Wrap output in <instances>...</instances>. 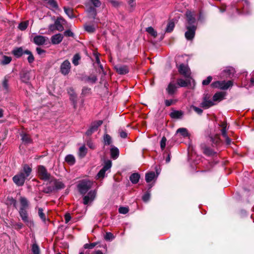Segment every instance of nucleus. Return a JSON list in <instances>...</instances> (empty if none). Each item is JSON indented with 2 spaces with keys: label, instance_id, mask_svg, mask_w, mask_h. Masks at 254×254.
<instances>
[{
  "label": "nucleus",
  "instance_id": "f257e3e1",
  "mask_svg": "<svg viewBox=\"0 0 254 254\" xmlns=\"http://www.w3.org/2000/svg\"><path fill=\"white\" fill-rule=\"evenodd\" d=\"M19 201L20 203V207L19 210V214L22 220L28 227L33 226L34 223L30 220L28 217V212L27 211V209L29 208V201L26 197L21 196L19 198Z\"/></svg>",
  "mask_w": 254,
  "mask_h": 254
},
{
  "label": "nucleus",
  "instance_id": "f03ea898",
  "mask_svg": "<svg viewBox=\"0 0 254 254\" xmlns=\"http://www.w3.org/2000/svg\"><path fill=\"white\" fill-rule=\"evenodd\" d=\"M32 172V168L27 164H23L22 170L12 178L14 183L17 187H22L24 185L25 181Z\"/></svg>",
  "mask_w": 254,
  "mask_h": 254
},
{
  "label": "nucleus",
  "instance_id": "7ed1b4c3",
  "mask_svg": "<svg viewBox=\"0 0 254 254\" xmlns=\"http://www.w3.org/2000/svg\"><path fill=\"white\" fill-rule=\"evenodd\" d=\"M37 174L39 178L43 181H50L53 177L50 173H48L46 167L43 165L38 166Z\"/></svg>",
  "mask_w": 254,
  "mask_h": 254
},
{
  "label": "nucleus",
  "instance_id": "20e7f679",
  "mask_svg": "<svg viewBox=\"0 0 254 254\" xmlns=\"http://www.w3.org/2000/svg\"><path fill=\"white\" fill-rule=\"evenodd\" d=\"M92 187V183L90 181H82L77 185V189L82 195L85 194Z\"/></svg>",
  "mask_w": 254,
  "mask_h": 254
},
{
  "label": "nucleus",
  "instance_id": "39448f33",
  "mask_svg": "<svg viewBox=\"0 0 254 254\" xmlns=\"http://www.w3.org/2000/svg\"><path fill=\"white\" fill-rule=\"evenodd\" d=\"M187 31L185 33V36L187 40L191 41L194 38L197 26L185 25Z\"/></svg>",
  "mask_w": 254,
  "mask_h": 254
},
{
  "label": "nucleus",
  "instance_id": "423d86ee",
  "mask_svg": "<svg viewBox=\"0 0 254 254\" xmlns=\"http://www.w3.org/2000/svg\"><path fill=\"white\" fill-rule=\"evenodd\" d=\"M103 124L102 120L95 121L91 123V125L88 130L86 131L85 134L88 136H91L94 132L98 130V127Z\"/></svg>",
  "mask_w": 254,
  "mask_h": 254
},
{
  "label": "nucleus",
  "instance_id": "0eeeda50",
  "mask_svg": "<svg viewBox=\"0 0 254 254\" xmlns=\"http://www.w3.org/2000/svg\"><path fill=\"white\" fill-rule=\"evenodd\" d=\"M52 184L54 185L55 191L64 189L65 187V185L62 182L54 177L52 178L50 181L47 183V185Z\"/></svg>",
  "mask_w": 254,
  "mask_h": 254
},
{
  "label": "nucleus",
  "instance_id": "6e6552de",
  "mask_svg": "<svg viewBox=\"0 0 254 254\" xmlns=\"http://www.w3.org/2000/svg\"><path fill=\"white\" fill-rule=\"evenodd\" d=\"M186 25L197 26L196 20L194 15L190 11L188 10L186 12Z\"/></svg>",
  "mask_w": 254,
  "mask_h": 254
},
{
  "label": "nucleus",
  "instance_id": "1a4fd4ad",
  "mask_svg": "<svg viewBox=\"0 0 254 254\" xmlns=\"http://www.w3.org/2000/svg\"><path fill=\"white\" fill-rule=\"evenodd\" d=\"M71 64L67 60H65L60 66V71L64 75L68 74L70 70Z\"/></svg>",
  "mask_w": 254,
  "mask_h": 254
},
{
  "label": "nucleus",
  "instance_id": "9d476101",
  "mask_svg": "<svg viewBox=\"0 0 254 254\" xmlns=\"http://www.w3.org/2000/svg\"><path fill=\"white\" fill-rule=\"evenodd\" d=\"M178 71L179 73L183 75L185 78L190 77V70L187 65L184 64H181L178 67Z\"/></svg>",
  "mask_w": 254,
  "mask_h": 254
},
{
  "label": "nucleus",
  "instance_id": "9b49d317",
  "mask_svg": "<svg viewBox=\"0 0 254 254\" xmlns=\"http://www.w3.org/2000/svg\"><path fill=\"white\" fill-rule=\"evenodd\" d=\"M200 147L202 150L203 153L206 156H212L216 154V152L210 147L207 146L205 143L200 144Z\"/></svg>",
  "mask_w": 254,
  "mask_h": 254
},
{
  "label": "nucleus",
  "instance_id": "f8f14e48",
  "mask_svg": "<svg viewBox=\"0 0 254 254\" xmlns=\"http://www.w3.org/2000/svg\"><path fill=\"white\" fill-rule=\"evenodd\" d=\"M66 23V21L62 16L58 17L55 21L56 29L59 31H63L64 29L63 25Z\"/></svg>",
  "mask_w": 254,
  "mask_h": 254
},
{
  "label": "nucleus",
  "instance_id": "ddd939ff",
  "mask_svg": "<svg viewBox=\"0 0 254 254\" xmlns=\"http://www.w3.org/2000/svg\"><path fill=\"white\" fill-rule=\"evenodd\" d=\"M178 87L173 82H170L166 89L167 93L170 96L173 97L177 92Z\"/></svg>",
  "mask_w": 254,
  "mask_h": 254
},
{
  "label": "nucleus",
  "instance_id": "4468645a",
  "mask_svg": "<svg viewBox=\"0 0 254 254\" xmlns=\"http://www.w3.org/2000/svg\"><path fill=\"white\" fill-rule=\"evenodd\" d=\"M116 72L120 74H126L129 72L128 66L127 65L117 64L114 66Z\"/></svg>",
  "mask_w": 254,
  "mask_h": 254
},
{
  "label": "nucleus",
  "instance_id": "2eb2a0df",
  "mask_svg": "<svg viewBox=\"0 0 254 254\" xmlns=\"http://www.w3.org/2000/svg\"><path fill=\"white\" fill-rule=\"evenodd\" d=\"M235 72V70L233 67H227L222 71L221 76L223 78H231L233 76Z\"/></svg>",
  "mask_w": 254,
  "mask_h": 254
},
{
  "label": "nucleus",
  "instance_id": "dca6fc26",
  "mask_svg": "<svg viewBox=\"0 0 254 254\" xmlns=\"http://www.w3.org/2000/svg\"><path fill=\"white\" fill-rule=\"evenodd\" d=\"M209 138L210 141L212 142V146L213 147H218L222 144V141L220 139V135L218 134L210 135L209 136Z\"/></svg>",
  "mask_w": 254,
  "mask_h": 254
},
{
  "label": "nucleus",
  "instance_id": "f3484780",
  "mask_svg": "<svg viewBox=\"0 0 254 254\" xmlns=\"http://www.w3.org/2000/svg\"><path fill=\"white\" fill-rule=\"evenodd\" d=\"M177 84L181 87H187L191 86L190 78H186V79L183 78H178L177 80Z\"/></svg>",
  "mask_w": 254,
  "mask_h": 254
},
{
  "label": "nucleus",
  "instance_id": "a211bd4d",
  "mask_svg": "<svg viewBox=\"0 0 254 254\" xmlns=\"http://www.w3.org/2000/svg\"><path fill=\"white\" fill-rule=\"evenodd\" d=\"M46 39H47V38L45 36L37 35L34 37L33 41L36 45L41 46L45 44Z\"/></svg>",
  "mask_w": 254,
  "mask_h": 254
},
{
  "label": "nucleus",
  "instance_id": "6ab92c4d",
  "mask_svg": "<svg viewBox=\"0 0 254 254\" xmlns=\"http://www.w3.org/2000/svg\"><path fill=\"white\" fill-rule=\"evenodd\" d=\"M233 85V81L232 80H228L226 81L225 80L220 81V89L221 90H227L229 88L232 87Z\"/></svg>",
  "mask_w": 254,
  "mask_h": 254
},
{
  "label": "nucleus",
  "instance_id": "aec40b11",
  "mask_svg": "<svg viewBox=\"0 0 254 254\" xmlns=\"http://www.w3.org/2000/svg\"><path fill=\"white\" fill-rule=\"evenodd\" d=\"M30 73L28 71H22L20 73L21 81L26 83H28L30 79Z\"/></svg>",
  "mask_w": 254,
  "mask_h": 254
},
{
  "label": "nucleus",
  "instance_id": "412c9836",
  "mask_svg": "<svg viewBox=\"0 0 254 254\" xmlns=\"http://www.w3.org/2000/svg\"><path fill=\"white\" fill-rule=\"evenodd\" d=\"M111 146L112 147L110 149L111 158L113 160H116L119 156L120 151L119 149L117 147L112 145Z\"/></svg>",
  "mask_w": 254,
  "mask_h": 254
},
{
  "label": "nucleus",
  "instance_id": "4be33fe9",
  "mask_svg": "<svg viewBox=\"0 0 254 254\" xmlns=\"http://www.w3.org/2000/svg\"><path fill=\"white\" fill-rule=\"evenodd\" d=\"M63 36L60 34H57L51 37V42L54 45H57L60 44L63 39Z\"/></svg>",
  "mask_w": 254,
  "mask_h": 254
},
{
  "label": "nucleus",
  "instance_id": "5701e85b",
  "mask_svg": "<svg viewBox=\"0 0 254 254\" xmlns=\"http://www.w3.org/2000/svg\"><path fill=\"white\" fill-rule=\"evenodd\" d=\"M13 54L16 58H20L24 54V50L22 47L15 48L12 51Z\"/></svg>",
  "mask_w": 254,
  "mask_h": 254
},
{
  "label": "nucleus",
  "instance_id": "b1692460",
  "mask_svg": "<svg viewBox=\"0 0 254 254\" xmlns=\"http://www.w3.org/2000/svg\"><path fill=\"white\" fill-rule=\"evenodd\" d=\"M184 115V112L181 110H173L170 114V116L172 119H181Z\"/></svg>",
  "mask_w": 254,
  "mask_h": 254
},
{
  "label": "nucleus",
  "instance_id": "393cba45",
  "mask_svg": "<svg viewBox=\"0 0 254 254\" xmlns=\"http://www.w3.org/2000/svg\"><path fill=\"white\" fill-rule=\"evenodd\" d=\"M44 2L48 4L47 7L50 9L54 8L58 9L59 5L56 0H43Z\"/></svg>",
  "mask_w": 254,
  "mask_h": 254
},
{
  "label": "nucleus",
  "instance_id": "a878e982",
  "mask_svg": "<svg viewBox=\"0 0 254 254\" xmlns=\"http://www.w3.org/2000/svg\"><path fill=\"white\" fill-rule=\"evenodd\" d=\"M156 175L154 172H149L145 174V181L147 183H150L154 179L157 178L158 175V173L157 172Z\"/></svg>",
  "mask_w": 254,
  "mask_h": 254
},
{
  "label": "nucleus",
  "instance_id": "bb28decb",
  "mask_svg": "<svg viewBox=\"0 0 254 254\" xmlns=\"http://www.w3.org/2000/svg\"><path fill=\"white\" fill-rule=\"evenodd\" d=\"M225 93L223 92H217L213 96V101L214 102L220 101L224 99Z\"/></svg>",
  "mask_w": 254,
  "mask_h": 254
},
{
  "label": "nucleus",
  "instance_id": "cd10ccee",
  "mask_svg": "<svg viewBox=\"0 0 254 254\" xmlns=\"http://www.w3.org/2000/svg\"><path fill=\"white\" fill-rule=\"evenodd\" d=\"M87 12L89 14V17L95 19L97 15V11L95 7L91 6L86 10Z\"/></svg>",
  "mask_w": 254,
  "mask_h": 254
},
{
  "label": "nucleus",
  "instance_id": "c85d7f7f",
  "mask_svg": "<svg viewBox=\"0 0 254 254\" xmlns=\"http://www.w3.org/2000/svg\"><path fill=\"white\" fill-rule=\"evenodd\" d=\"M140 175L138 173H132L129 177V180L133 184H136L140 179Z\"/></svg>",
  "mask_w": 254,
  "mask_h": 254
},
{
  "label": "nucleus",
  "instance_id": "c756f323",
  "mask_svg": "<svg viewBox=\"0 0 254 254\" xmlns=\"http://www.w3.org/2000/svg\"><path fill=\"white\" fill-rule=\"evenodd\" d=\"M42 191L45 193H52L55 191L54 185L52 184L46 185V186L44 187Z\"/></svg>",
  "mask_w": 254,
  "mask_h": 254
},
{
  "label": "nucleus",
  "instance_id": "7c9ffc66",
  "mask_svg": "<svg viewBox=\"0 0 254 254\" xmlns=\"http://www.w3.org/2000/svg\"><path fill=\"white\" fill-rule=\"evenodd\" d=\"M214 105L213 101L209 100H205L204 101H202L201 103L200 104V106L202 108L204 109H208L210 107L213 106Z\"/></svg>",
  "mask_w": 254,
  "mask_h": 254
},
{
  "label": "nucleus",
  "instance_id": "2f4dec72",
  "mask_svg": "<svg viewBox=\"0 0 254 254\" xmlns=\"http://www.w3.org/2000/svg\"><path fill=\"white\" fill-rule=\"evenodd\" d=\"M64 10L65 14L70 18H75L76 16L73 13V9L66 6L64 7Z\"/></svg>",
  "mask_w": 254,
  "mask_h": 254
},
{
  "label": "nucleus",
  "instance_id": "473e14b6",
  "mask_svg": "<svg viewBox=\"0 0 254 254\" xmlns=\"http://www.w3.org/2000/svg\"><path fill=\"white\" fill-rule=\"evenodd\" d=\"M176 132L177 133H180V134L184 137H187L190 136V134L188 132V129L186 128L181 127L179 128L177 130Z\"/></svg>",
  "mask_w": 254,
  "mask_h": 254
},
{
  "label": "nucleus",
  "instance_id": "72a5a7b5",
  "mask_svg": "<svg viewBox=\"0 0 254 254\" xmlns=\"http://www.w3.org/2000/svg\"><path fill=\"white\" fill-rule=\"evenodd\" d=\"M12 61L11 57H8L5 55L2 56V59L0 61V64L2 65H5L9 64Z\"/></svg>",
  "mask_w": 254,
  "mask_h": 254
},
{
  "label": "nucleus",
  "instance_id": "f704fd0d",
  "mask_svg": "<svg viewBox=\"0 0 254 254\" xmlns=\"http://www.w3.org/2000/svg\"><path fill=\"white\" fill-rule=\"evenodd\" d=\"M103 142L105 145H111L112 143L111 136L108 134H105L103 136Z\"/></svg>",
  "mask_w": 254,
  "mask_h": 254
},
{
  "label": "nucleus",
  "instance_id": "c9c22d12",
  "mask_svg": "<svg viewBox=\"0 0 254 254\" xmlns=\"http://www.w3.org/2000/svg\"><path fill=\"white\" fill-rule=\"evenodd\" d=\"M65 161L70 165H73L75 163V159L72 155L69 154L65 157Z\"/></svg>",
  "mask_w": 254,
  "mask_h": 254
},
{
  "label": "nucleus",
  "instance_id": "e433bc0d",
  "mask_svg": "<svg viewBox=\"0 0 254 254\" xmlns=\"http://www.w3.org/2000/svg\"><path fill=\"white\" fill-rule=\"evenodd\" d=\"M175 27V23L174 21L171 20L169 21L167 25L166 28L165 29L166 33H171L172 32Z\"/></svg>",
  "mask_w": 254,
  "mask_h": 254
},
{
  "label": "nucleus",
  "instance_id": "4c0bfd02",
  "mask_svg": "<svg viewBox=\"0 0 254 254\" xmlns=\"http://www.w3.org/2000/svg\"><path fill=\"white\" fill-rule=\"evenodd\" d=\"M24 54L28 55V57L27 58L28 63L29 64L33 63L35 59L32 52L30 51L27 49L24 50Z\"/></svg>",
  "mask_w": 254,
  "mask_h": 254
},
{
  "label": "nucleus",
  "instance_id": "58836bf2",
  "mask_svg": "<svg viewBox=\"0 0 254 254\" xmlns=\"http://www.w3.org/2000/svg\"><path fill=\"white\" fill-rule=\"evenodd\" d=\"M77 95H72L69 96V100L72 103V105L74 109H76L77 108Z\"/></svg>",
  "mask_w": 254,
  "mask_h": 254
},
{
  "label": "nucleus",
  "instance_id": "ea45409f",
  "mask_svg": "<svg viewBox=\"0 0 254 254\" xmlns=\"http://www.w3.org/2000/svg\"><path fill=\"white\" fill-rule=\"evenodd\" d=\"M146 31L147 32L154 38H156L157 36V32L156 30H155L154 28L151 26L146 28Z\"/></svg>",
  "mask_w": 254,
  "mask_h": 254
},
{
  "label": "nucleus",
  "instance_id": "a19ab883",
  "mask_svg": "<svg viewBox=\"0 0 254 254\" xmlns=\"http://www.w3.org/2000/svg\"><path fill=\"white\" fill-rule=\"evenodd\" d=\"M29 24L28 21H24L20 22L18 26V28L21 31L25 30L28 27Z\"/></svg>",
  "mask_w": 254,
  "mask_h": 254
},
{
  "label": "nucleus",
  "instance_id": "79ce46f5",
  "mask_svg": "<svg viewBox=\"0 0 254 254\" xmlns=\"http://www.w3.org/2000/svg\"><path fill=\"white\" fill-rule=\"evenodd\" d=\"M80 56L78 53L75 54L72 58V62L73 64L75 66L78 65L79 64L78 62L80 60Z\"/></svg>",
  "mask_w": 254,
  "mask_h": 254
},
{
  "label": "nucleus",
  "instance_id": "37998d69",
  "mask_svg": "<svg viewBox=\"0 0 254 254\" xmlns=\"http://www.w3.org/2000/svg\"><path fill=\"white\" fill-rule=\"evenodd\" d=\"M7 200L8 201L9 205H13L14 207L16 208L17 201L15 199L13 198L12 196H8L7 197Z\"/></svg>",
  "mask_w": 254,
  "mask_h": 254
},
{
  "label": "nucleus",
  "instance_id": "c03bdc74",
  "mask_svg": "<svg viewBox=\"0 0 254 254\" xmlns=\"http://www.w3.org/2000/svg\"><path fill=\"white\" fill-rule=\"evenodd\" d=\"M22 141L26 143H30L32 142V139L29 135L23 134L22 135Z\"/></svg>",
  "mask_w": 254,
  "mask_h": 254
},
{
  "label": "nucleus",
  "instance_id": "a18cd8bd",
  "mask_svg": "<svg viewBox=\"0 0 254 254\" xmlns=\"http://www.w3.org/2000/svg\"><path fill=\"white\" fill-rule=\"evenodd\" d=\"M32 252L33 254H40V248L37 244L35 243L32 245Z\"/></svg>",
  "mask_w": 254,
  "mask_h": 254
},
{
  "label": "nucleus",
  "instance_id": "49530a36",
  "mask_svg": "<svg viewBox=\"0 0 254 254\" xmlns=\"http://www.w3.org/2000/svg\"><path fill=\"white\" fill-rule=\"evenodd\" d=\"M104 238L106 241H111L115 238V237L112 233L106 232Z\"/></svg>",
  "mask_w": 254,
  "mask_h": 254
},
{
  "label": "nucleus",
  "instance_id": "de8ad7c7",
  "mask_svg": "<svg viewBox=\"0 0 254 254\" xmlns=\"http://www.w3.org/2000/svg\"><path fill=\"white\" fill-rule=\"evenodd\" d=\"M23 226V224L21 222H14L12 224V227L16 230H20Z\"/></svg>",
  "mask_w": 254,
  "mask_h": 254
},
{
  "label": "nucleus",
  "instance_id": "09e8293b",
  "mask_svg": "<svg viewBox=\"0 0 254 254\" xmlns=\"http://www.w3.org/2000/svg\"><path fill=\"white\" fill-rule=\"evenodd\" d=\"M38 215L42 221L45 223L46 221V215L43 212V209L42 208H39Z\"/></svg>",
  "mask_w": 254,
  "mask_h": 254
},
{
  "label": "nucleus",
  "instance_id": "8fccbe9b",
  "mask_svg": "<svg viewBox=\"0 0 254 254\" xmlns=\"http://www.w3.org/2000/svg\"><path fill=\"white\" fill-rule=\"evenodd\" d=\"M85 30L89 33H94L95 31V28L93 25H84Z\"/></svg>",
  "mask_w": 254,
  "mask_h": 254
},
{
  "label": "nucleus",
  "instance_id": "3c124183",
  "mask_svg": "<svg viewBox=\"0 0 254 254\" xmlns=\"http://www.w3.org/2000/svg\"><path fill=\"white\" fill-rule=\"evenodd\" d=\"M96 195V192L95 190L89 191L86 196H88L90 198V201H92L95 198Z\"/></svg>",
  "mask_w": 254,
  "mask_h": 254
},
{
  "label": "nucleus",
  "instance_id": "603ef678",
  "mask_svg": "<svg viewBox=\"0 0 254 254\" xmlns=\"http://www.w3.org/2000/svg\"><path fill=\"white\" fill-rule=\"evenodd\" d=\"M87 153V149L84 146H82L79 148V155L83 157Z\"/></svg>",
  "mask_w": 254,
  "mask_h": 254
},
{
  "label": "nucleus",
  "instance_id": "864d4df0",
  "mask_svg": "<svg viewBox=\"0 0 254 254\" xmlns=\"http://www.w3.org/2000/svg\"><path fill=\"white\" fill-rule=\"evenodd\" d=\"M107 170H105L103 168H102L99 172L98 173L96 178L97 179L103 178L105 177V173Z\"/></svg>",
  "mask_w": 254,
  "mask_h": 254
},
{
  "label": "nucleus",
  "instance_id": "5fc2aeb1",
  "mask_svg": "<svg viewBox=\"0 0 254 254\" xmlns=\"http://www.w3.org/2000/svg\"><path fill=\"white\" fill-rule=\"evenodd\" d=\"M129 211L128 207L121 206L119 208V212L121 214H126Z\"/></svg>",
  "mask_w": 254,
  "mask_h": 254
},
{
  "label": "nucleus",
  "instance_id": "6e6d98bb",
  "mask_svg": "<svg viewBox=\"0 0 254 254\" xmlns=\"http://www.w3.org/2000/svg\"><path fill=\"white\" fill-rule=\"evenodd\" d=\"M150 197V192H149V191H147L143 194V195L142 197V199L144 202H146L149 200Z\"/></svg>",
  "mask_w": 254,
  "mask_h": 254
},
{
  "label": "nucleus",
  "instance_id": "4d7b16f0",
  "mask_svg": "<svg viewBox=\"0 0 254 254\" xmlns=\"http://www.w3.org/2000/svg\"><path fill=\"white\" fill-rule=\"evenodd\" d=\"M213 78L211 76H208L206 79L203 80L202 82V84L204 86L209 85L211 82Z\"/></svg>",
  "mask_w": 254,
  "mask_h": 254
},
{
  "label": "nucleus",
  "instance_id": "13d9d810",
  "mask_svg": "<svg viewBox=\"0 0 254 254\" xmlns=\"http://www.w3.org/2000/svg\"><path fill=\"white\" fill-rule=\"evenodd\" d=\"M112 164V161L110 160H108L107 161H105V165H104L102 168L107 171L108 170L111 168Z\"/></svg>",
  "mask_w": 254,
  "mask_h": 254
},
{
  "label": "nucleus",
  "instance_id": "bf43d9fd",
  "mask_svg": "<svg viewBox=\"0 0 254 254\" xmlns=\"http://www.w3.org/2000/svg\"><path fill=\"white\" fill-rule=\"evenodd\" d=\"M97 245V243H92L90 244H85L83 247L84 249H92L94 248L96 245Z\"/></svg>",
  "mask_w": 254,
  "mask_h": 254
},
{
  "label": "nucleus",
  "instance_id": "052dcab7",
  "mask_svg": "<svg viewBox=\"0 0 254 254\" xmlns=\"http://www.w3.org/2000/svg\"><path fill=\"white\" fill-rule=\"evenodd\" d=\"M167 139L165 136H163L160 141V147L162 150H164L166 146V142Z\"/></svg>",
  "mask_w": 254,
  "mask_h": 254
},
{
  "label": "nucleus",
  "instance_id": "680f3d73",
  "mask_svg": "<svg viewBox=\"0 0 254 254\" xmlns=\"http://www.w3.org/2000/svg\"><path fill=\"white\" fill-rule=\"evenodd\" d=\"M86 144L90 148L92 149H94L95 148V145L90 138L87 139Z\"/></svg>",
  "mask_w": 254,
  "mask_h": 254
},
{
  "label": "nucleus",
  "instance_id": "e2e57ef3",
  "mask_svg": "<svg viewBox=\"0 0 254 254\" xmlns=\"http://www.w3.org/2000/svg\"><path fill=\"white\" fill-rule=\"evenodd\" d=\"M91 88L87 87H83L82 89L81 94L85 96L89 94L90 92Z\"/></svg>",
  "mask_w": 254,
  "mask_h": 254
},
{
  "label": "nucleus",
  "instance_id": "0e129e2a",
  "mask_svg": "<svg viewBox=\"0 0 254 254\" xmlns=\"http://www.w3.org/2000/svg\"><path fill=\"white\" fill-rule=\"evenodd\" d=\"M109 3H110L113 6L117 7L120 5V3L116 0H107Z\"/></svg>",
  "mask_w": 254,
  "mask_h": 254
},
{
  "label": "nucleus",
  "instance_id": "69168bd1",
  "mask_svg": "<svg viewBox=\"0 0 254 254\" xmlns=\"http://www.w3.org/2000/svg\"><path fill=\"white\" fill-rule=\"evenodd\" d=\"M220 81H216L215 82H212L211 84H210V86L212 88H218V89H220Z\"/></svg>",
  "mask_w": 254,
  "mask_h": 254
},
{
  "label": "nucleus",
  "instance_id": "338daca9",
  "mask_svg": "<svg viewBox=\"0 0 254 254\" xmlns=\"http://www.w3.org/2000/svg\"><path fill=\"white\" fill-rule=\"evenodd\" d=\"M119 133L120 137L123 138H126L127 137V132L123 130H119Z\"/></svg>",
  "mask_w": 254,
  "mask_h": 254
},
{
  "label": "nucleus",
  "instance_id": "774afa93",
  "mask_svg": "<svg viewBox=\"0 0 254 254\" xmlns=\"http://www.w3.org/2000/svg\"><path fill=\"white\" fill-rule=\"evenodd\" d=\"M67 92L68 94L69 95V96H71L72 95H77L76 94V93L75 92L74 89L71 87H68L67 89Z\"/></svg>",
  "mask_w": 254,
  "mask_h": 254
}]
</instances>
